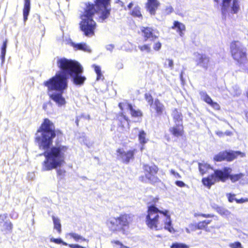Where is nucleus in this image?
Instances as JSON below:
<instances>
[{"instance_id": "58", "label": "nucleus", "mask_w": 248, "mask_h": 248, "mask_svg": "<svg viewBox=\"0 0 248 248\" xmlns=\"http://www.w3.org/2000/svg\"><path fill=\"white\" fill-rule=\"evenodd\" d=\"M7 40H6L3 43V44H2V46H1V48H5L6 49L7 48Z\"/></svg>"}, {"instance_id": "55", "label": "nucleus", "mask_w": 248, "mask_h": 248, "mask_svg": "<svg viewBox=\"0 0 248 248\" xmlns=\"http://www.w3.org/2000/svg\"><path fill=\"white\" fill-rule=\"evenodd\" d=\"M216 134L219 137H222L224 135V133L223 132L219 130L216 131Z\"/></svg>"}, {"instance_id": "48", "label": "nucleus", "mask_w": 248, "mask_h": 248, "mask_svg": "<svg viewBox=\"0 0 248 248\" xmlns=\"http://www.w3.org/2000/svg\"><path fill=\"white\" fill-rule=\"evenodd\" d=\"M175 184L177 186L181 187H184L186 186V184L183 181H176Z\"/></svg>"}, {"instance_id": "12", "label": "nucleus", "mask_w": 248, "mask_h": 248, "mask_svg": "<svg viewBox=\"0 0 248 248\" xmlns=\"http://www.w3.org/2000/svg\"><path fill=\"white\" fill-rule=\"evenodd\" d=\"M141 31L143 33L145 41L151 39V41L154 42L155 40L159 36L158 32L152 28L143 27L141 28Z\"/></svg>"}, {"instance_id": "13", "label": "nucleus", "mask_w": 248, "mask_h": 248, "mask_svg": "<svg viewBox=\"0 0 248 248\" xmlns=\"http://www.w3.org/2000/svg\"><path fill=\"white\" fill-rule=\"evenodd\" d=\"M194 60L196 64L205 69H207L209 63V57L205 54L199 53H194Z\"/></svg>"}, {"instance_id": "43", "label": "nucleus", "mask_w": 248, "mask_h": 248, "mask_svg": "<svg viewBox=\"0 0 248 248\" xmlns=\"http://www.w3.org/2000/svg\"><path fill=\"white\" fill-rule=\"evenodd\" d=\"M92 67L94 68V70L96 74L101 73V68L99 66L93 64Z\"/></svg>"}, {"instance_id": "28", "label": "nucleus", "mask_w": 248, "mask_h": 248, "mask_svg": "<svg viewBox=\"0 0 248 248\" xmlns=\"http://www.w3.org/2000/svg\"><path fill=\"white\" fill-rule=\"evenodd\" d=\"M52 219L54 223V228L56 229L59 233L61 232V224L60 219L54 216L52 217Z\"/></svg>"}, {"instance_id": "14", "label": "nucleus", "mask_w": 248, "mask_h": 248, "mask_svg": "<svg viewBox=\"0 0 248 248\" xmlns=\"http://www.w3.org/2000/svg\"><path fill=\"white\" fill-rule=\"evenodd\" d=\"M119 107L122 110L125 108L129 110L131 116L133 117H139L142 116V112L139 109H134L130 104L120 103L119 104Z\"/></svg>"}, {"instance_id": "9", "label": "nucleus", "mask_w": 248, "mask_h": 248, "mask_svg": "<svg viewBox=\"0 0 248 248\" xmlns=\"http://www.w3.org/2000/svg\"><path fill=\"white\" fill-rule=\"evenodd\" d=\"M238 0H222L221 13L224 17H226L230 14H237L240 6Z\"/></svg>"}, {"instance_id": "47", "label": "nucleus", "mask_w": 248, "mask_h": 248, "mask_svg": "<svg viewBox=\"0 0 248 248\" xmlns=\"http://www.w3.org/2000/svg\"><path fill=\"white\" fill-rule=\"evenodd\" d=\"M57 174L59 176L62 177L64 175L65 171L64 170H63L62 169H59L57 170Z\"/></svg>"}, {"instance_id": "51", "label": "nucleus", "mask_w": 248, "mask_h": 248, "mask_svg": "<svg viewBox=\"0 0 248 248\" xmlns=\"http://www.w3.org/2000/svg\"><path fill=\"white\" fill-rule=\"evenodd\" d=\"M228 200L230 202H232L234 200H235V199L234 198V195H231V194H229L228 195Z\"/></svg>"}, {"instance_id": "32", "label": "nucleus", "mask_w": 248, "mask_h": 248, "mask_svg": "<svg viewBox=\"0 0 248 248\" xmlns=\"http://www.w3.org/2000/svg\"><path fill=\"white\" fill-rule=\"evenodd\" d=\"M217 212L220 215L222 216H224L226 217H228L231 215L230 212L223 208H218L217 209Z\"/></svg>"}, {"instance_id": "62", "label": "nucleus", "mask_w": 248, "mask_h": 248, "mask_svg": "<svg viewBox=\"0 0 248 248\" xmlns=\"http://www.w3.org/2000/svg\"><path fill=\"white\" fill-rule=\"evenodd\" d=\"M158 200V198H154L153 199V201L152 202L154 203H156Z\"/></svg>"}, {"instance_id": "20", "label": "nucleus", "mask_w": 248, "mask_h": 248, "mask_svg": "<svg viewBox=\"0 0 248 248\" xmlns=\"http://www.w3.org/2000/svg\"><path fill=\"white\" fill-rule=\"evenodd\" d=\"M172 116L175 124H182L183 116L180 112L174 109L172 112Z\"/></svg>"}, {"instance_id": "38", "label": "nucleus", "mask_w": 248, "mask_h": 248, "mask_svg": "<svg viewBox=\"0 0 248 248\" xmlns=\"http://www.w3.org/2000/svg\"><path fill=\"white\" fill-rule=\"evenodd\" d=\"M165 65H168V67L170 68L171 69L173 68V62L171 59H167L166 60Z\"/></svg>"}, {"instance_id": "44", "label": "nucleus", "mask_w": 248, "mask_h": 248, "mask_svg": "<svg viewBox=\"0 0 248 248\" xmlns=\"http://www.w3.org/2000/svg\"><path fill=\"white\" fill-rule=\"evenodd\" d=\"M197 216H202V217H205V218H209V217H214V215L212 214H195V216L196 217Z\"/></svg>"}, {"instance_id": "24", "label": "nucleus", "mask_w": 248, "mask_h": 248, "mask_svg": "<svg viewBox=\"0 0 248 248\" xmlns=\"http://www.w3.org/2000/svg\"><path fill=\"white\" fill-rule=\"evenodd\" d=\"M199 169L201 173L203 175L208 171L209 169H212L211 166L205 163H199Z\"/></svg>"}, {"instance_id": "49", "label": "nucleus", "mask_w": 248, "mask_h": 248, "mask_svg": "<svg viewBox=\"0 0 248 248\" xmlns=\"http://www.w3.org/2000/svg\"><path fill=\"white\" fill-rule=\"evenodd\" d=\"M68 246L71 248H86L78 244H69Z\"/></svg>"}, {"instance_id": "35", "label": "nucleus", "mask_w": 248, "mask_h": 248, "mask_svg": "<svg viewBox=\"0 0 248 248\" xmlns=\"http://www.w3.org/2000/svg\"><path fill=\"white\" fill-rule=\"evenodd\" d=\"M145 98L146 100V101L148 102L149 105L151 107L152 105H153V98L152 96V95L149 93H145Z\"/></svg>"}, {"instance_id": "17", "label": "nucleus", "mask_w": 248, "mask_h": 248, "mask_svg": "<svg viewBox=\"0 0 248 248\" xmlns=\"http://www.w3.org/2000/svg\"><path fill=\"white\" fill-rule=\"evenodd\" d=\"M170 132L175 137H179L182 135L183 127L182 124H175V125L170 128Z\"/></svg>"}, {"instance_id": "26", "label": "nucleus", "mask_w": 248, "mask_h": 248, "mask_svg": "<svg viewBox=\"0 0 248 248\" xmlns=\"http://www.w3.org/2000/svg\"><path fill=\"white\" fill-rule=\"evenodd\" d=\"M12 229V225L10 221H6L1 226V231L6 233L10 232Z\"/></svg>"}, {"instance_id": "11", "label": "nucleus", "mask_w": 248, "mask_h": 248, "mask_svg": "<svg viewBox=\"0 0 248 248\" xmlns=\"http://www.w3.org/2000/svg\"><path fill=\"white\" fill-rule=\"evenodd\" d=\"M134 150L125 151L123 149H118L117 150V156L118 159L122 162L128 163L130 159L133 158Z\"/></svg>"}, {"instance_id": "5", "label": "nucleus", "mask_w": 248, "mask_h": 248, "mask_svg": "<svg viewBox=\"0 0 248 248\" xmlns=\"http://www.w3.org/2000/svg\"><path fill=\"white\" fill-rule=\"evenodd\" d=\"M131 221L130 216L124 214L118 217H110L107 220L106 223L110 232H122L124 233L125 229L128 227Z\"/></svg>"}, {"instance_id": "53", "label": "nucleus", "mask_w": 248, "mask_h": 248, "mask_svg": "<svg viewBox=\"0 0 248 248\" xmlns=\"http://www.w3.org/2000/svg\"><path fill=\"white\" fill-rule=\"evenodd\" d=\"M106 49L108 50H109L110 51H112L113 48H114V46L113 45H108L107 46H106Z\"/></svg>"}, {"instance_id": "42", "label": "nucleus", "mask_w": 248, "mask_h": 248, "mask_svg": "<svg viewBox=\"0 0 248 248\" xmlns=\"http://www.w3.org/2000/svg\"><path fill=\"white\" fill-rule=\"evenodd\" d=\"M119 120L121 122L122 124L124 122V121L127 124H128V119L126 116L124 115V114H122L121 116H120L119 118Z\"/></svg>"}, {"instance_id": "3", "label": "nucleus", "mask_w": 248, "mask_h": 248, "mask_svg": "<svg viewBox=\"0 0 248 248\" xmlns=\"http://www.w3.org/2000/svg\"><path fill=\"white\" fill-rule=\"evenodd\" d=\"M109 1L96 0L95 5L90 3H84L83 11L80 15L81 21L79 27L85 36H92L94 34L96 23L93 17L95 13L98 15L99 20L102 22L109 16L110 11Z\"/></svg>"}, {"instance_id": "64", "label": "nucleus", "mask_w": 248, "mask_h": 248, "mask_svg": "<svg viewBox=\"0 0 248 248\" xmlns=\"http://www.w3.org/2000/svg\"><path fill=\"white\" fill-rule=\"evenodd\" d=\"M246 117L247 120L248 121V111L246 112Z\"/></svg>"}, {"instance_id": "22", "label": "nucleus", "mask_w": 248, "mask_h": 248, "mask_svg": "<svg viewBox=\"0 0 248 248\" xmlns=\"http://www.w3.org/2000/svg\"><path fill=\"white\" fill-rule=\"evenodd\" d=\"M66 237H69L70 238H73L74 240L76 242L79 241H86L88 242V240L82 236L81 235L78 234V233L75 232H70L67 233L66 235Z\"/></svg>"}, {"instance_id": "37", "label": "nucleus", "mask_w": 248, "mask_h": 248, "mask_svg": "<svg viewBox=\"0 0 248 248\" xmlns=\"http://www.w3.org/2000/svg\"><path fill=\"white\" fill-rule=\"evenodd\" d=\"M162 46V44L160 42H154L153 48L155 51H159Z\"/></svg>"}, {"instance_id": "7", "label": "nucleus", "mask_w": 248, "mask_h": 248, "mask_svg": "<svg viewBox=\"0 0 248 248\" xmlns=\"http://www.w3.org/2000/svg\"><path fill=\"white\" fill-rule=\"evenodd\" d=\"M231 50L233 58L239 63H245L247 61L246 48L239 41L232 42Z\"/></svg>"}, {"instance_id": "34", "label": "nucleus", "mask_w": 248, "mask_h": 248, "mask_svg": "<svg viewBox=\"0 0 248 248\" xmlns=\"http://www.w3.org/2000/svg\"><path fill=\"white\" fill-rule=\"evenodd\" d=\"M50 241L52 242H54L55 243L60 244H62V245L64 246H68V244L67 243L63 241L61 238H50Z\"/></svg>"}, {"instance_id": "46", "label": "nucleus", "mask_w": 248, "mask_h": 248, "mask_svg": "<svg viewBox=\"0 0 248 248\" xmlns=\"http://www.w3.org/2000/svg\"><path fill=\"white\" fill-rule=\"evenodd\" d=\"M214 109L216 110H219L220 109L219 105L216 102H212V103L210 105Z\"/></svg>"}, {"instance_id": "19", "label": "nucleus", "mask_w": 248, "mask_h": 248, "mask_svg": "<svg viewBox=\"0 0 248 248\" xmlns=\"http://www.w3.org/2000/svg\"><path fill=\"white\" fill-rule=\"evenodd\" d=\"M151 107L156 110L158 115L162 114L165 109L164 105L157 99L155 100L153 105Z\"/></svg>"}, {"instance_id": "57", "label": "nucleus", "mask_w": 248, "mask_h": 248, "mask_svg": "<svg viewBox=\"0 0 248 248\" xmlns=\"http://www.w3.org/2000/svg\"><path fill=\"white\" fill-rule=\"evenodd\" d=\"M116 66L119 70L123 68V64L121 62H119L117 64Z\"/></svg>"}, {"instance_id": "52", "label": "nucleus", "mask_w": 248, "mask_h": 248, "mask_svg": "<svg viewBox=\"0 0 248 248\" xmlns=\"http://www.w3.org/2000/svg\"><path fill=\"white\" fill-rule=\"evenodd\" d=\"M235 201L237 203H243L244 202H248V199L246 198L244 199L242 198L240 200L235 199Z\"/></svg>"}, {"instance_id": "1", "label": "nucleus", "mask_w": 248, "mask_h": 248, "mask_svg": "<svg viewBox=\"0 0 248 248\" xmlns=\"http://www.w3.org/2000/svg\"><path fill=\"white\" fill-rule=\"evenodd\" d=\"M60 71L48 80L44 85L47 88V94L59 107L64 105L65 98L62 96L64 91L68 88L69 77L76 85H82L86 78L82 76L83 69L78 62L65 58L58 59L57 62Z\"/></svg>"}, {"instance_id": "36", "label": "nucleus", "mask_w": 248, "mask_h": 248, "mask_svg": "<svg viewBox=\"0 0 248 248\" xmlns=\"http://www.w3.org/2000/svg\"><path fill=\"white\" fill-rule=\"evenodd\" d=\"M171 248H188L187 245L184 244L174 243L171 246Z\"/></svg>"}, {"instance_id": "23", "label": "nucleus", "mask_w": 248, "mask_h": 248, "mask_svg": "<svg viewBox=\"0 0 248 248\" xmlns=\"http://www.w3.org/2000/svg\"><path fill=\"white\" fill-rule=\"evenodd\" d=\"M139 140L142 145L140 148L142 151L143 149V144H145L148 141V138L146 137V133L143 130H140L139 133Z\"/></svg>"}, {"instance_id": "15", "label": "nucleus", "mask_w": 248, "mask_h": 248, "mask_svg": "<svg viewBox=\"0 0 248 248\" xmlns=\"http://www.w3.org/2000/svg\"><path fill=\"white\" fill-rule=\"evenodd\" d=\"M71 45L73 47L75 50H82L86 52H91V49L90 46L84 43H75L71 42Z\"/></svg>"}, {"instance_id": "56", "label": "nucleus", "mask_w": 248, "mask_h": 248, "mask_svg": "<svg viewBox=\"0 0 248 248\" xmlns=\"http://www.w3.org/2000/svg\"><path fill=\"white\" fill-rule=\"evenodd\" d=\"M7 217V214L0 215V219L1 221L4 220Z\"/></svg>"}, {"instance_id": "33", "label": "nucleus", "mask_w": 248, "mask_h": 248, "mask_svg": "<svg viewBox=\"0 0 248 248\" xmlns=\"http://www.w3.org/2000/svg\"><path fill=\"white\" fill-rule=\"evenodd\" d=\"M131 15L133 16L136 17H140L141 16V14L140 11V8L139 7L137 6L135 7L132 10Z\"/></svg>"}, {"instance_id": "8", "label": "nucleus", "mask_w": 248, "mask_h": 248, "mask_svg": "<svg viewBox=\"0 0 248 248\" xmlns=\"http://www.w3.org/2000/svg\"><path fill=\"white\" fill-rule=\"evenodd\" d=\"M144 171L145 176L140 177V179L145 183L155 184L160 181L159 178L156 176L158 170L157 166L153 165L150 166L148 165H144L143 167Z\"/></svg>"}, {"instance_id": "21", "label": "nucleus", "mask_w": 248, "mask_h": 248, "mask_svg": "<svg viewBox=\"0 0 248 248\" xmlns=\"http://www.w3.org/2000/svg\"><path fill=\"white\" fill-rule=\"evenodd\" d=\"M30 0H25L23 8V18L24 22H26L28 19V16L30 13Z\"/></svg>"}, {"instance_id": "27", "label": "nucleus", "mask_w": 248, "mask_h": 248, "mask_svg": "<svg viewBox=\"0 0 248 248\" xmlns=\"http://www.w3.org/2000/svg\"><path fill=\"white\" fill-rule=\"evenodd\" d=\"M201 98L207 104L210 105L213 100L204 91H201L200 93Z\"/></svg>"}, {"instance_id": "59", "label": "nucleus", "mask_w": 248, "mask_h": 248, "mask_svg": "<svg viewBox=\"0 0 248 248\" xmlns=\"http://www.w3.org/2000/svg\"><path fill=\"white\" fill-rule=\"evenodd\" d=\"M203 221L204 223L205 224V225L207 226V225L211 223L212 220L207 219V220H203Z\"/></svg>"}, {"instance_id": "40", "label": "nucleus", "mask_w": 248, "mask_h": 248, "mask_svg": "<svg viewBox=\"0 0 248 248\" xmlns=\"http://www.w3.org/2000/svg\"><path fill=\"white\" fill-rule=\"evenodd\" d=\"M230 247L231 248H241V244L239 242H234L230 244Z\"/></svg>"}, {"instance_id": "4", "label": "nucleus", "mask_w": 248, "mask_h": 248, "mask_svg": "<svg viewBox=\"0 0 248 248\" xmlns=\"http://www.w3.org/2000/svg\"><path fill=\"white\" fill-rule=\"evenodd\" d=\"M146 224L151 229L158 230L163 228L170 232H174L168 210L161 211L154 205L148 207Z\"/></svg>"}, {"instance_id": "54", "label": "nucleus", "mask_w": 248, "mask_h": 248, "mask_svg": "<svg viewBox=\"0 0 248 248\" xmlns=\"http://www.w3.org/2000/svg\"><path fill=\"white\" fill-rule=\"evenodd\" d=\"M97 75V78H96V80H99L100 79H103L104 78V76L101 73H99V74H96Z\"/></svg>"}, {"instance_id": "10", "label": "nucleus", "mask_w": 248, "mask_h": 248, "mask_svg": "<svg viewBox=\"0 0 248 248\" xmlns=\"http://www.w3.org/2000/svg\"><path fill=\"white\" fill-rule=\"evenodd\" d=\"M240 155L241 157L246 156L244 153L240 151H223L215 155L214 159L216 161L220 162L224 160L231 161L236 158L237 156Z\"/></svg>"}, {"instance_id": "45", "label": "nucleus", "mask_w": 248, "mask_h": 248, "mask_svg": "<svg viewBox=\"0 0 248 248\" xmlns=\"http://www.w3.org/2000/svg\"><path fill=\"white\" fill-rule=\"evenodd\" d=\"M189 227L192 231H195L198 229V223L190 224Z\"/></svg>"}, {"instance_id": "30", "label": "nucleus", "mask_w": 248, "mask_h": 248, "mask_svg": "<svg viewBox=\"0 0 248 248\" xmlns=\"http://www.w3.org/2000/svg\"><path fill=\"white\" fill-rule=\"evenodd\" d=\"M244 175L245 174L242 173L236 174H231V173H230L229 178L230 179L232 183H234L241 179Z\"/></svg>"}, {"instance_id": "25", "label": "nucleus", "mask_w": 248, "mask_h": 248, "mask_svg": "<svg viewBox=\"0 0 248 248\" xmlns=\"http://www.w3.org/2000/svg\"><path fill=\"white\" fill-rule=\"evenodd\" d=\"M138 48L143 53L149 54L151 53L152 48L150 44H143L138 46Z\"/></svg>"}, {"instance_id": "50", "label": "nucleus", "mask_w": 248, "mask_h": 248, "mask_svg": "<svg viewBox=\"0 0 248 248\" xmlns=\"http://www.w3.org/2000/svg\"><path fill=\"white\" fill-rule=\"evenodd\" d=\"M173 10V9L172 7L171 6H169V7L166 8V12L168 14H170L171 13H172Z\"/></svg>"}, {"instance_id": "29", "label": "nucleus", "mask_w": 248, "mask_h": 248, "mask_svg": "<svg viewBox=\"0 0 248 248\" xmlns=\"http://www.w3.org/2000/svg\"><path fill=\"white\" fill-rule=\"evenodd\" d=\"M230 93L233 96H238L241 93V91L239 87L237 85H234L230 89Z\"/></svg>"}, {"instance_id": "18", "label": "nucleus", "mask_w": 248, "mask_h": 248, "mask_svg": "<svg viewBox=\"0 0 248 248\" xmlns=\"http://www.w3.org/2000/svg\"><path fill=\"white\" fill-rule=\"evenodd\" d=\"M172 28L173 29H176L177 32L179 33L180 36L183 37L184 35L183 31L186 30L185 26L184 24L177 21H175L173 23V26Z\"/></svg>"}, {"instance_id": "41", "label": "nucleus", "mask_w": 248, "mask_h": 248, "mask_svg": "<svg viewBox=\"0 0 248 248\" xmlns=\"http://www.w3.org/2000/svg\"><path fill=\"white\" fill-rule=\"evenodd\" d=\"M207 226L204 223L203 221H200L198 223V229L204 230Z\"/></svg>"}, {"instance_id": "16", "label": "nucleus", "mask_w": 248, "mask_h": 248, "mask_svg": "<svg viewBox=\"0 0 248 248\" xmlns=\"http://www.w3.org/2000/svg\"><path fill=\"white\" fill-rule=\"evenodd\" d=\"M159 4L157 0H148L147 8L151 15H154L155 14V11Z\"/></svg>"}, {"instance_id": "31", "label": "nucleus", "mask_w": 248, "mask_h": 248, "mask_svg": "<svg viewBox=\"0 0 248 248\" xmlns=\"http://www.w3.org/2000/svg\"><path fill=\"white\" fill-rule=\"evenodd\" d=\"M114 248H131L124 246L122 242L118 240H112L111 242Z\"/></svg>"}, {"instance_id": "61", "label": "nucleus", "mask_w": 248, "mask_h": 248, "mask_svg": "<svg viewBox=\"0 0 248 248\" xmlns=\"http://www.w3.org/2000/svg\"><path fill=\"white\" fill-rule=\"evenodd\" d=\"M5 55L6 54H1V59L2 61V63H3L4 62Z\"/></svg>"}, {"instance_id": "63", "label": "nucleus", "mask_w": 248, "mask_h": 248, "mask_svg": "<svg viewBox=\"0 0 248 248\" xmlns=\"http://www.w3.org/2000/svg\"><path fill=\"white\" fill-rule=\"evenodd\" d=\"M224 135H226L227 136H230L232 135V132L229 131H227L224 133Z\"/></svg>"}, {"instance_id": "2", "label": "nucleus", "mask_w": 248, "mask_h": 248, "mask_svg": "<svg viewBox=\"0 0 248 248\" xmlns=\"http://www.w3.org/2000/svg\"><path fill=\"white\" fill-rule=\"evenodd\" d=\"M56 136L53 124L48 119L44 120L36 134V141L40 149L45 150L43 155L45 160L42 163V170H50L61 167L64 161L68 148L61 144L49 147Z\"/></svg>"}, {"instance_id": "6", "label": "nucleus", "mask_w": 248, "mask_h": 248, "mask_svg": "<svg viewBox=\"0 0 248 248\" xmlns=\"http://www.w3.org/2000/svg\"><path fill=\"white\" fill-rule=\"evenodd\" d=\"M232 171V169L229 167L215 170L213 174L202 179V184L209 188L216 182H225L229 179L230 173H231Z\"/></svg>"}, {"instance_id": "39", "label": "nucleus", "mask_w": 248, "mask_h": 248, "mask_svg": "<svg viewBox=\"0 0 248 248\" xmlns=\"http://www.w3.org/2000/svg\"><path fill=\"white\" fill-rule=\"evenodd\" d=\"M170 173L175 178H178V179L181 178V175L177 172H176L174 170H172V169L170 170Z\"/></svg>"}, {"instance_id": "60", "label": "nucleus", "mask_w": 248, "mask_h": 248, "mask_svg": "<svg viewBox=\"0 0 248 248\" xmlns=\"http://www.w3.org/2000/svg\"><path fill=\"white\" fill-rule=\"evenodd\" d=\"M6 49L1 48V54H6Z\"/></svg>"}]
</instances>
